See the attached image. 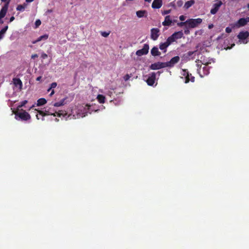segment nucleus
I'll return each mask as SVG.
<instances>
[{
    "label": "nucleus",
    "instance_id": "nucleus-17",
    "mask_svg": "<svg viewBox=\"0 0 249 249\" xmlns=\"http://www.w3.org/2000/svg\"><path fill=\"white\" fill-rule=\"evenodd\" d=\"M172 36H173L174 38H175V40L178 39H180L182 38L183 36V33L182 31H178L175 32L174 34H172Z\"/></svg>",
    "mask_w": 249,
    "mask_h": 249
},
{
    "label": "nucleus",
    "instance_id": "nucleus-20",
    "mask_svg": "<svg viewBox=\"0 0 249 249\" xmlns=\"http://www.w3.org/2000/svg\"><path fill=\"white\" fill-rule=\"evenodd\" d=\"M195 0H190L189 1H186L184 5V8L185 9H188L190 7H191L193 5L195 4Z\"/></svg>",
    "mask_w": 249,
    "mask_h": 249
},
{
    "label": "nucleus",
    "instance_id": "nucleus-44",
    "mask_svg": "<svg viewBox=\"0 0 249 249\" xmlns=\"http://www.w3.org/2000/svg\"><path fill=\"white\" fill-rule=\"evenodd\" d=\"M179 18L180 20L184 21L186 17L184 15H181Z\"/></svg>",
    "mask_w": 249,
    "mask_h": 249
},
{
    "label": "nucleus",
    "instance_id": "nucleus-16",
    "mask_svg": "<svg viewBox=\"0 0 249 249\" xmlns=\"http://www.w3.org/2000/svg\"><path fill=\"white\" fill-rule=\"evenodd\" d=\"M13 81L14 85L16 87H18L19 89H21L22 88V83L21 80L19 78H14L13 79Z\"/></svg>",
    "mask_w": 249,
    "mask_h": 249
},
{
    "label": "nucleus",
    "instance_id": "nucleus-45",
    "mask_svg": "<svg viewBox=\"0 0 249 249\" xmlns=\"http://www.w3.org/2000/svg\"><path fill=\"white\" fill-rule=\"evenodd\" d=\"M53 106L54 107H60V106H61V104H59V103L58 102H56V103H54V104H53Z\"/></svg>",
    "mask_w": 249,
    "mask_h": 249
},
{
    "label": "nucleus",
    "instance_id": "nucleus-29",
    "mask_svg": "<svg viewBox=\"0 0 249 249\" xmlns=\"http://www.w3.org/2000/svg\"><path fill=\"white\" fill-rule=\"evenodd\" d=\"M196 62H200V63L201 64H203L204 66L208 65L210 63V62L207 61V60H205L204 59H202V57H201L200 60H198V59L196 60Z\"/></svg>",
    "mask_w": 249,
    "mask_h": 249
},
{
    "label": "nucleus",
    "instance_id": "nucleus-14",
    "mask_svg": "<svg viewBox=\"0 0 249 249\" xmlns=\"http://www.w3.org/2000/svg\"><path fill=\"white\" fill-rule=\"evenodd\" d=\"M249 36V32L248 31L245 32H240L238 35L237 36V37L240 40H244L247 39Z\"/></svg>",
    "mask_w": 249,
    "mask_h": 249
},
{
    "label": "nucleus",
    "instance_id": "nucleus-43",
    "mask_svg": "<svg viewBox=\"0 0 249 249\" xmlns=\"http://www.w3.org/2000/svg\"><path fill=\"white\" fill-rule=\"evenodd\" d=\"M197 62L196 66L197 67V70L201 69V64H200L199 63H200V62Z\"/></svg>",
    "mask_w": 249,
    "mask_h": 249
},
{
    "label": "nucleus",
    "instance_id": "nucleus-34",
    "mask_svg": "<svg viewBox=\"0 0 249 249\" xmlns=\"http://www.w3.org/2000/svg\"><path fill=\"white\" fill-rule=\"evenodd\" d=\"M57 86V83L55 82H53L51 84V86L50 88L48 89V91H50L52 89L55 88Z\"/></svg>",
    "mask_w": 249,
    "mask_h": 249
},
{
    "label": "nucleus",
    "instance_id": "nucleus-54",
    "mask_svg": "<svg viewBox=\"0 0 249 249\" xmlns=\"http://www.w3.org/2000/svg\"><path fill=\"white\" fill-rule=\"evenodd\" d=\"M3 23V21L1 19H0V24H2Z\"/></svg>",
    "mask_w": 249,
    "mask_h": 249
},
{
    "label": "nucleus",
    "instance_id": "nucleus-33",
    "mask_svg": "<svg viewBox=\"0 0 249 249\" xmlns=\"http://www.w3.org/2000/svg\"><path fill=\"white\" fill-rule=\"evenodd\" d=\"M110 34V32H101V35L105 37H107Z\"/></svg>",
    "mask_w": 249,
    "mask_h": 249
},
{
    "label": "nucleus",
    "instance_id": "nucleus-7",
    "mask_svg": "<svg viewBox=\"0 0 249 249\" xmlns=\"http://www.w3.org/2000/svg\"><path fill=\"white\" fill-rule=\"evenodd\" d=\"M148 51L149 45L147 44H145L142 49L139 50L136 52V54L139 56L145 55L148 53Z\"/></svg>",
    "mask_w": 249,
    "mask_h": 249
},
{
    "label": "nucleus",
    "instance_id": "nucleus-48",
    "mask_svg": "<svg viewBox=\"0 0 249 249\" xmlns=\"http://www.w3.org/2000/svg\"><path fill=\"white\" fill-rule=\"evenodd\" d=\"M14 19H15V17L14 16H12L10 18L9 22H11L13 21Z\"/></svg>",
    "mask_w": 249,
    "mask_h": 249
},
{
    "label": "nucleus",
    "instance_id": "nucleus-11",
    "mask_svg": "<svg viewBox=\"0 0 249 249\" xmlns=\"http://www.w3.org/2000/svg\"><path fill=\"white\" fill-rule=\"evenodd\" d=\"M180 58L178 56H176L171 59L169 61L166 62L167 67H173L175 64L179 62Z\"/></svg>",
    "mask_w": 249,
    "mask_h": 249
},
{
    "label": "nucleus",
    "instance_id": "nucleus-1",
    "mask_svg": "<svg viewBox=\"0 0 249 249\" xmlns=\"http://www.w3.org/2000/svg\"><path fill=\"white\" fill-rule=\"evenodd\" d=\"M39 113V115L42 116L41 120L42 121L44 120V117L47 115H53L54 116H58L59 117H63L67 119L69 117L70 115H68L66 111L64 110H59L58 112L54 111L53 110H51V109L45 110L44 111L41 110H37V109H35Z\"/></svg>",
    "mask_w": 249,
    "mask_h": 249
},
{
    "label": "nucleus",
    "instance_id": "nucleus-27",
    "mask_svg": "<svg viewBox=\"0 0 249 249\" xmlns=\"http://www.w3.org/2000/svg\"><path fill=\"white\" fill-rule=\"evenodd\" d=\"M97 99L100 103H104L105 102V97L102 94H99Z\"/></svg>",
    "mask_w": 249,
    "mask_h": 249
},
{
    "label": "nucleus",
    "instance_id": "nucleus-58",
    "mask_svg": "<svg viewBox=\"0 0 249 249\" xmlns=\"http://www.w3.org/2000/svg\"><path fill=\"white\" fill-rule=\"evenodd\" d=\"M86 107H87V109H89V107H90V106H88V105H87L86 106Z\"/></svg>",
    "mask_w": 249,
    "mask_h": 249
},
{
    "label": "nucleus",
    "instance_id": "nucleus-18",
    "mask_svg": "<svg viewBox=\"0 0 249 249\" xmlns=\"http://www.w3.org/2000/svg\"><path fill=\"white\" fill-rule=\"evenodd\" d=\"M151 53L153 56H160L161 54L157 47H154L151 50Z\"/></svg>",
    "mask_w": 249,
    "mask_h": 249
},
{
    "label": "nucleus",
    "instance_id": "nucleus-57",
    "mask_svg": "<svg viewBox=\"0 0 249 249\" xmlns=\"http://www.w3.org/2000/svg\"><path fill=\"white\" fill-rule=\"evenodd\" d=\"M145 0V1H146V2H150L151 1V0Z\"/></svg>",
    "mask_w": 249,
    "mask_h": 249
},
{
    "label": "nucleus",
    "instance_id": "nucleus-13",
    "mask_svg": "<svg viewBox=\"0 0 249 249\" xmlns=\"http://www.w3.org/2000/svg\"><path fill=\"white\" fill-rule=\"evenodd\" d=\"M162 5V0H154L152 4V7L154 9H159L161 7Z\"/></svg>",
    "mask_w": 249,
    "mask_h": 249
},
{
    "label": "nucleus",
    "instance_id": "nucleus-51",
    "mask_svg": "<svg viewBox=\"0 0 249 249\" xmlns=\"http://www.w3.org/2000/svg\"><path fill=\"white\" fill-rule=\"evenodd\" d=\"M26 2H31L33 1L34 0H25Z\"/></svg>",
    "mask_w": 249,
    "mask_h": 249
},
{
    "label": "nucleus",
    "instance_id": "nucleus-53",
    "mask_svg": "<svg viewBox=\"0 0 249 249\" xmlns=\"http://www.w3.org/2000/svg\"><path fill=\"white\" fill-rule=\"evenodd\" d=\"M245 19H246V20H247V23L249 22V17H248L247 18H245Z\"/></svg>",
    "mask_w": 249,
    "mask_h": 249
},
{
    "label": "nucleus",
    "instance_id": "nucleus-38",
    "mask_svg": "<svg viewBox=\"0 0 249 249\" xmlns=\"http://www.w3.org/2000/svg\"><path fill=\"white\" fill-rule=\"evenodd\" d=\"M41 57L42 59H45L48 57V55L46 53H43L41 54Z\"/></svg>",
    "mask_w": 249,
    "mask_h": 249
},
{
    "label": "nucleus",
    "instance_id": "nucleus-28",
    "mask_svg": "<svg viewBox=\"0 0 249 249\" xmlns=\"http://www.w3.org/2000/svg\"><path fill=\"white\" fill-rule=\"evenodd\" d=\"M175 38H174L173 36H172V35L170 36L169 37H168L166 41V44H168V45L169 46L172 43H173V42L175 41Z\"/></svg>",
    "mask_w": 249,
    "mask_h": 249
},
{
    "label": "nucleus",
    "instance_id": "nucleus-24",
    "mask_svg": "<svg viewBox=\"0 0 249 249\" xmlns=\"http://www.w3.org/2000/svg\"><path fill=\"white\" fill-rule=\"evenodd\" d=\"M47 103V101L45 98H42L39 99L37 101V106H40L45 105Z\"/></svg>",
    "mask_w": 249,
    "mask_h": 249
},
{
    "label": "nucleus",
    "instance_id": "nucleus-23",
    "mask_svg": "<svg viewBox=\"0 0 249 249\" xmlns=\"http://www.w3.org/2000/svg\"><path fill=\"white\" fill-rule=\"evenodd\" d=\"M146 14L147 12L145 10H140L137 11L136 12V15L139 18H142L145 16V15Z\"/></svg>",
    "mask_w": 249,
    "mask_h": 249
},
{
    "label": "nucleus",
    "instance_id": "nucleus-37",
    "mask_svg": "<svg viewBox=\"0 0 249 249\" xmlns=\"http://www.w3.org/2000/svg\"><path fill=\"white\" fill-rule=\"evenodd\" d=\"M189 27H188V26L186 27V29L184 30V34L186 35H188L190 34V31L189 30Z\"/></svg>",
    "mask_w": 249,
    "mask_h": 249
},
{
    "label": "nucleus",
    "instance_id": "nucleus-46",
    "mask_svg": "<svg viewBox=\"0 0 249 249\" xmlns=\"http://www.w3.org/2000/svg\"><path fill=\"white\" fill-rule=\"evenodd\" d=\"M38 57V55L37 54H32L31 56V58L32 59H35V58H37Z\"/></svg>",
    "mask_w": 249,
    "mask_h": 249
},
{
    "label": "nucleus",
    "instance_id": "nucleus-60",
    "mask_svg": "<svg viewBox=\"0 0 249 249\" xmlns=\"http://www.w3.org/2000/svg\"><path fill=\"white\" fill-rule=\"evenodd\" d=\"M157 73L159 74V75H160L161 72L160 71H158Z\"/></svg>",
    "mask_w": 249,
    "mask_h": 249
},
{
    "label": "nucleus",
    "instance_id": "nucleus-10",
    "mask_svg": "<svg viewBox=\"0 0 249 249\" xmlns=\"http://www.w3.org/2000/svg\"><path fill=\"white\" fill-rule=\"evenodd\" d=\"M160 30L157 28L151 29V38L153 40H156L160 36Z\"/></svg>",
    "mask_w": 249,
    "mask_h": 249
},
{
    "label": "nucleus",
    "instance_id": "nucleus-36",
    "mask_svg": "<svg viewBox=\"0 0 249 249\" xmlns=\"http://www.w3.org/2000/svg\"><path fill=\"white\" fill-rule=\"evenodd\" d=\"M41 23V22L40 20L37 19L35 22L36 27H38L39 25H40Z\"/></svg>",
    "mask_w": 249,
    "mask_h": 249
},
{
    "label": "nucleus",
    "instance_id": "nucleus-52",
    "mask_svg": "<svg viewBox=\"0 0 249 249\" xmlns=\"http://www.w3.org/2000/svg\"><path fill=\"white\" fill-rule=\"evenodd\" d=\"M52 12H53V10L52 9L48 10L47 11V13H51Z\"/></svg>",
    "mask_w": 249,
    "mask_h": 249
},
{
    "label": "nucleus",
    "instance_id": "nucleus-50",
    "mask_svg": "<svg viewBox=\"0 0 249 249\" xmlns=\"http://www.w3.org/2000/svg\"><path fill=\"white\" fill-rule=\"evenodd\" d=\"M54 93V91L53 89L50 94V96H52L53 94Z\"/></svg>",
    "mask_w": 249,
    "mask_h": 249
},
{
    "label": "nucleus",
    "instance_id": "nucleus-42",
    "mask_svg": "<svg viewBox=\"0 0 249 249\" xmlns=\"http://www.w3.org/2000/svg\"><path fill=\"white\" fill-rule=\"evenodd\" d=\"M225 31L227 33H230L231 32V29L228 27L226 28Z\"/></svg>",
    "mask_w": 249,
    "mask_h": 249
},
{
    "label": "nucleus",
    "instance_id": "nucleus-47",
    "mask_svg": "<svg viewBox=\"0 0 249 249\" xmlns=\"http://www.w3.org/2000/svg\"><path fill=\"white\" fill-rule=\"evenodd\" d=\"M170 10H165V11H164L163 14H164V15L168 14L170 13Z\"/></svg>",
    "mask_w": 249,
    "mask_h": 249
},
{
    "label": "nucleus",
    "instance_id": "nucleus-40",
    "mask_svg": "<svg viewBox=\"0 0 249 249\" xmlns=\"http://www.w3.org/2000/svg\"><path fill=\"white\" fill-rule=\"evenodd\" d=\"M66 100V98H64L62 100H61L59 102H58L59 103V104H61V106H63L64 104H65V101Z\"/></svg>",
    "mask_w": 249,
    "mask_h": 249
},
{
    "label": "nucleus",
    "instance_id": "nucleus-30",
    "mask_svg": "<svg viewBox=\"0 0 249 249\" xmlns=\"http://www.w3.org/2000/svg\"><path fill=\"white\" fill-rule=\"evenodd\" d=\"M27 103H28L27 100H24V101H22L21 102H20V104L18 106V109H19L20 108L24 106Z\"/></svg>",
    "mask_w": 249,
    "mask_h": 249
},
{
    "label": "nucleus",
    "instance_id": "nucleus-6",
    "mask_svg": "<svg viewBox=\"0 0 249 249\" xmlns=\"http://www.w3.org/2000/svg\"><path fill=\"white\" fill-rule=\"evenodd\" d=\"M167 67V65L166 62H158L157 63H155L153 64H152L150 66V69L153 70H159L161 68H166Z\"/></svg>",
    "mask_w": 249,
    "mask_h": 249
},
{
    "label": "nucleus",
    "instance_id": "nucleus-49",
    "mask_svg": "<svg viewBox=\"0 0 249 249\" xmlns=\"http://www.w3.org/2000/svg\"><path fill=\"white\" fill-rule=\"evenodd\" d=\"M41 78H42V77H41V76H38V77H37L36 78V80L37 81H40V80H41Z\"/></svg>",
    "mask_w": 249,
    "mask_h": 249
},
{
    "label": "nucleus",
    "instance_id": "nucleus-5",
    "mask_svg": "<svg viewBox=\"0 0 249 249\" xmlns=\"http://www.w3.org/2000/svg\"><path fill=\"white\" fill-rule=\"evenodd\" d=\"M1 1L5 3L0 11V19H2L5 16L10 3V0H1Z\"/></svg>",
    "mask_w": 249,
    "mask_h": 249
},
{
    "label": "nucleus",
    "instance_id": "nucleus-15",
    "mask_svg": "<svg viewBox=\"0 0 249 249\" xmlns=\"http://www.w3.org/2000/svg\"><path fill=\"white\" fill-rule=\"evenodd\" d=\"M172 20L170 18V16H166L165 17L164 21L162 22V24L164 26H169L171 25Z\"/></svg>",
    "mask_w": 249,
    "mask_h": 249
},
{
    "label": "nucleus",
    "instance_id": "nucleus-56",
    "mask_svg": "<svg viewBox=\"0 0 249 249\" xmlns=\"http://www.w3.org/2000/svg\"><path fill=\"white\" fill-rule=\"evenodd\" d=\"M213 26V24L209 25V28L210 29V28H211Z\"/></svg>",
    "mask_w": 249,
    "mask_h": 249
},
{
    "label": "nucleus",
    "instance_id": "nucleus-55",
    "mask_svg": "<svg viewBox=\"0 0 249 249\" xmlns=\"http://www.w3.org/2000/svg\"><path fill=\"white\" fill-rule=\"evenodd\" d=\"M36 119L38 120H39L40 119L38 114L36 115Z\"/></svg>",
    "mask_w": 249,
    "mask_h": 249
},
{
    "label": "nucleus",
    "instance_id": "nucleus-31",
    "mask_svg": "<svg viewBox=\"0 0 249 249\" xmlns=\"http://www.w3.org/2000/svg\"><path fill=\"white\" fill-rule=\"evenodd\" d=\"M132 76V74L131 73L130 74H126L124 76V79L125 81H128L129 78Z\"/></svg>",
    "mask_w": 249,
    "mask_h": 249
},
{
    "label": "nucleus",
    "instance_id": "nucleus-21",
    "mask_svg": "<svg viewBox=\"0 0 249 249\" xmlns=\"http://www.w3.org/2000/svg\"><path fill=\"white\" fill-rule=\"evenodd\" d=\"M247 24V20L245 18H241L237 21V24L239 27L244 26Z\"/></svg>",
    "mask_w": 249,
    "mask_h": 249
},
{
    "label": "nucleus",
    "instance_id": "nucleus-4",
    "mask_svg": "<svg viewBox=\"0 0 249 249\" xmlns=\"http://www.w3.org/2000/svg\"><path fill=\"white\" fill-rule=\"evenodd\" d=\"M16 116H18L23 121H27L31 119L30 114L25 110L21 109V112H16L15 113Z\"/></svg>",
    "mask_w": 249,
    "mask_h": 249
},
{
    "label": "nucleus",
    "instance_id": "nucleus-59",
    "mask_svg": "<svg viewBox=\"0 0 249 249\" xmlns=\"http://www.w3.org/2000/svg\"><path fill=\"white\" fill-rule=\"evenodd\" d=\"M35 107V105H33L30 108H33V107Z\"/></svg>",
    "mask_w": 249,
    "mask_h": 249
},
{
    "label": "nucleus",
    "instance_id": "nucleus-61",
    "mask_svg": "<svg viewBox=\"0 0 249 249\" xmlns=\"http://www.w3.org/2000/svg\"><path fill=\"white\" fill-rule=\"evenodd\" d=\"M55 120H56V121H58V120L57 118H55Z\"/></svg>",
    "mask_w": 249,
    "mask_h": 249
},
{
    "label": "nucleus",
    "instance_id": "nucleus-39",
    "mask_svg": "<svg viewBox=\"0 0 249 249\" xmlns=\"http://www.w3.org/2000/svg\"><path fill=\"white\" fill-rule=\"evenodd\" d=\"M196 51H189L188 52L187 54L189 56H191L194 53H196Z\"/></svg>",
    "mask_w": 249,
    "mask_h": 249
},
{
    "label": "nucleus",
    "instance_id": "nucleus-32",
    "mask_svg": "<svg viewBox=\"0 0 249 249\" xmlns=\"http://www.w3.org/2000/svg\"><path fill=\"white\" fill-rule=\"evenodd\" d=\"M178 25L179 27H182L183 26H188V22H187V20L185 22H181L178 23Z\"/></svg>",
    "mask_w": 249,
    "mask_h": 249
},
{
    "label": "nucleus",
    "instance_id": "nucleus-19",
    "mask_svg": "<svg viewBox=\"0 0 249 249\" xmlns=\"http://www.w3.org/2000/svg\"><path fill=\"white\" fill-rule=\"evenodd\" d=\"M49 35L48 34H45L43 36H39L36 40H35L32 42L33 44H36L38 42H39L42 40H46L48 38Z\"/></svg>",
    "mask_w": 249,
    "mask_h": 249
},
{
    "label": "nucleus",
    "instance_id": "nucleus-25",
    "mask_svg": "<svg viewBox=\"0 0 249 249\" xmlns=\"http://www.w3.org/2000/svg\"><path fill=\"white\" fill-rule=\"evenodd\" d=\"M27 5V4L26 3H24L23 4L18 5L16 9L17 11H23Z\"/></svg>",
    "mask_w": 249,
    "mask_h": 249
},
{
    "label": "nucleus",
    "instance_id": "nucleus-12",
    "mask_svg": "<svg viewBox=\"0 0 249 249\" xmlns=\"http://www.w3.org/2000/svg\"><path fill=\"white\" fill-rule=\"evenodd\" d=\"M209 68L208 65H205L202 69L198 70V73L201 77H203L209 73Z\"/></svg>",
    "mask_w": 249,
    "mask_h": 249
},
{
    "label": "nucleus",
    "instance_id": "nucleus-9",
    "mask_svg": "<svg viewBox=\"0 0 249 249\" xmlns=\"http://www.w3.org/2000/svg\"><path fill=\"white\" fill-rule=\"evenodd\" d=\"M156 74L154 72L149 74L148 78L146 80V83L148 85L152 86L154 85L156 80Z\"/></svg>",
    "mask_w": 249,
    "mask_h": 249
},
{
    "label": "nucleus",
    "instance_id": "nucleus-2",
    "mask_svg": "<svg viewBox=\"0 0 249 249\" xmlns=\"http://www.w3.org/2000/svg\"><path fill=\"white\" fill-rule=\"evenodd\" d=\"M182 77L181 78H184V82L185 83H188L190 81L194 82L195 81V77L192 75V74L189 73L187 70L182 69V72L181 73Z\"/></svg>",
    "mask_w": 249,
    "mask_h": 249
},
{
    "label": "nucleus",
    "instance_id": "nucleus-26",
    "mask_svg": "<svg viewBox=\"0 0 249 249\" xmlns=\"http://www.w3.org/2000/svg\"><path fill=\"white\" fill-rule=\"evenodd\" d=\"M8 26H6L0 31V40L1 39L8 29Z\"/></svg>",
    "mask_w": 249,
    "mask_h": 249
},
{
    "label": "nucleus",
    "instance_id": "nucleus-35",
    "mask_svg": "<svg viewBox=\"0 0 249 249\" xmlns=\"http://www.w3.org/2000/svg\"><path fill=\"white\" fill-rule=\"evenodd\" d=\"M183 4V1L182 0H178L177 2V5L178 7H181Z\"/></svg>",
    "mask_w": 249,
    "mask_h": 249
},
{
    "label": "nucleus",
    "instance_id": "nucleus-3",
    "mask_svg": "<svg viewBox=\"0 0 249 249\" xmlns=\"http://www.w3.org/2000/svg\"><path fill=\"white\" fill-rule=\"evenodd\" d=\"M202 19L200 18H190L187 20L188 22V27L190 28H194L198 26L199 24L201 23Z\"/></svg>",
    "mask_w": 249,
    "mask_h": 249
},
{
    "label": "nucleus",
    "instance_id": "nucleus-22",
    "mask_svg": "<svg viewBox=\"0 0 249 249\" xmlns=\"http://www.w3.org/2000/svg\"><path fill=\"white\" fill-rule=\"evenodd\" d=\"M168 46V44H166V42H165L160 43L159 48L161 50H163L164 53H166L167 51L166 49Z\"/></svg>",
    "mask_w": 249,
    "mask_h": 249
},
{
    "label": "nucleus",
    "instance_id": "nucleus-8",
    "mask_svg": "<svg viewBox=\"0 0 249 249\" xmlns=\"http://www.w3.org/2000/svg\"><path fill=\"white\" fill-rule=\"evenodd\" d=\"M223 3L221 0H218L213 5V7L210 11V13L212 15L215 14L219 10L220 7L222 5Z\"/></svg>",
    "mask_w": 249,
    "mask_h": 249
},
{
    "label": "nucleus",
    "instance_id": "nucleus-41",
    "mask_svg": "<svg viewBox=\"0 0 249 249\" xmlns=\"http://www.w3.org/2000/svg\"><path fill=\"white\" fill-rule=\"evenodd\" d=\"M66 100V98H64L62 100H61L59 102H58L59 103V104H61V106H63L64 104H65V101Z\"/></svg>",
    "mask_w": 249,
    "mask_h": 249
}]
</instances>
